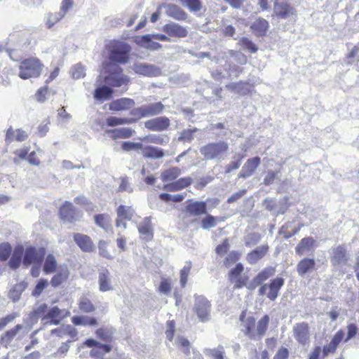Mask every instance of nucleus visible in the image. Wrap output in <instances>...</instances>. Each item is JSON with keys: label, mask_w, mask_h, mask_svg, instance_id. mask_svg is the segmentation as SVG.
<instances>
[{"label": "nucleus", "mask_w": 359, "mask_h": 359, "mask_svg": "<svg viewBox=\"0 0 359 359\" xmlns=\"http://www.w3.org/2000/svg\"><path fill=\"white\" fill-rule=\"evenodd\" d=\"M229 150V144L225 141L209 142L199 149V151L205 160L217 162L224 161Z\"/></svg>", "instance_id": "obj_1"}, {"label": "nucleus", "mask_w": 359, "mask_h": 359, "mask_svg": "<svg viewBox=\"0 0 359 359\" xmlns=\"http://www.w3.org/2000/svg\"><path fill=\"white\" fill-rule=\"evenodd\" d=\"M130 46L123 41H115L109 48V60L113 64L123 65L128 62Z\"/></svg>", "instance_id": "obj_2"}, {"label": "nucleus", "mask_w": 359, "mask_h": 359, "mask_svg": "<svg viewBox=\"0 0 359 359\" xmlns=\"http://www.w3.org/2000/svg\"><path fill=\"white\" fill-rule=\"evenodd\" d=\"M351 254L344 244L334 245L330 250V261L336 269L350 266Z\"/></svg>", "instance_id": "obj_3"}, {"label": "nucleus", "mask_w": 359, "mask_h": 359, "mask_svg": "<svg viewBox=\"0 0 359 359\" xmlns=\"http://www.w3.org/2000/svg\"><path fill=\"white\" fill-rule=\"evenodd\" d=\"M43 67L41 61L35 57L23 60L19 66L18 76L22 79L36 78L41 75Z\"/></svg>", "instance_id": "obj_4"}, {"label": "nucleus", "mask_w": 359, "mask_h": 359, "mask_svg": "<svg viewBox=\"0 0 359 359\" xmlns=\"http://www.w3.org/2000/svg\"><path fill=\"white\" fill-rule=\"evenodd\" d=\"M106 71L109 73L104 77V81L107 86L121 87L128 84L129 77L122 73L123 70L121 67L109 64L106 67Z\"/></svg>", "instance_id": "obj_5"}, {"label": "nucleus", "mask_w": 359, "mask_h": 359, "mask_svg": "<svg viewBox=\"0 0 359 359\" xmlns=\"http://www.w3.org/2000/svg\"><path fill=\"white\" fill-rule=\"evenodd\" d=\"M194 311L201 322L205 323L210 320L211 304L204 296L194 295Z\"/></svg>", "instance_id": "obj_6"}, {"label": "nucleus", "mask_w": 359, "mask_h": 359, "mask_svg": "<svg viewBox=\"0 0 359 359\" xmlns=\"http://www.w3.org/2000/svg\"><path fill=\"white\" fill-rule=\"evenodd\" d=\"M45 255L46 249L44 248L27 247L24 254L23 264L26 266L32 264H41Z\"/></svg>", "instance_id": "obj_7"}, {"label": "nucleus", "mask_w": 359, "mask_h": 359, "mask_svg": "<svg viewBox=\"0 0 359 359\" xmlns=\"http://www.w3.org/2000/svg\"><path fill=\"white\" fill-rule=\"evenodd\" d=\"M135 73L147 77H156L162 74L159 67L146 62H135L132 66Z\"/></svg>", "instance_id": "obj_8"}, {"label": "nucleus", "mask_w": 359, "mask_h": 359, "mask_svg": "<svg viewBox=\"0 0 359 359\" xmlns=\"http://www.w3.org/2000/svg\"><path fill=\"white\" fill-rule=\"evenodd\" d=\"M46 312L47 304L43 303L34 309L33 311L29 313L27 318L25 320V323L26 326L29 328V330L32 328V326L38 322L39 318L41 319L43 325L46 326V319H43V318H46Z\"/></svg>", "instance_id": "obj_9"}, {"label": "nucleus", "mask_w": 359, "mask_h": 359, "mask_svg": "<svg viewBox=\"0 0 359 359\" xmlns=\"http://www.w3.org/2000/svg\"><path fill=\"white\" fill-rule=\"evenodd\" d=\"M60 215L61 219L67 222L79 220L82 216L81 212L69 201H65L60 208Z\"/></svg>", "instance_id": "obj_10"}, {"label": "nucleus", "mask_w": 359, "mask_h": 359, "mask_svg": "<svg viewBox=\"0 0 359 359\" xmlns=\"http://www.w3.org/2000/svg\"><path fill=\"white\" fill-rule=\"evenodd\" d=\"M170 126V121L166 116H158L144 123V127L147 129L156 132L166 130Z\"/></svg>", "instance_id": "obj_11"}, {"label": "nucleus", "mask_w": 359, "mask_h": 359, "mask_svg": "<svg viewBox=\"0 0 359 359\" xmlns=\"http://www.w3.org/2000/svg\"><path fill=\"white\" fill-rule=\"evenodd\" d=\"M76 244L85 252H93L95 250V245L91 238L88 235L76 233L73 236Z\"/></svg>", "instance_id": "obj_12"}, {"label": "nucleus", "mask_w": 359, "mask_h": 359, "mask_svg": "<svg viewBox=\"0 0 359 359\" xmlns=\"http://www.w3.org/2000/svg\"><path fill=\"white\" fill-rule=\"evenodd\" d=\"M294 337L301 344L305 345L309 341V327L307 323H297L293 327Z\"/></svg>", "instance_id": "obj_13"}, {"label": "nucleus", "mask_w": 359, "mask_h": 359, "mask_svg": "<svg viewBox=\"0 0 359 359\" xmlns=\"http://www.w3.org/2000/svg\"><path fill=\"white\" fill-rule=\"evenodd\" d=\"M260 163L261 158L259 156L249 158L242 167L238 174V177L246 179L250 177L259 165Z\"/></svg>", "instance_id": "obj_14"}, {"label": "nucleus", "mask_w": 359, "mask_h": 359, "mask_svg": "<svg viewBox=\"0 0 359 359\" xmlns=\"http://www.w3.org/2000/svg\"><path fill=\"white\" fill-rule=\"evenodd\" d=\"M184 209L189 217H199L207 213V202H191L185 206Z\"/></svg>", "instance_id": "obj_15"}, {"label": "nucleus", "mask_w": 359, "mask_h": 359, "mask_svg": "<svg viewBox=\"0 0 359 359\" xmlns=\"http://www.w3.org/2000/svg\"><path fill=\"white\" fill-rule=\"evenodd\" d=\"M165 14L178 21H184L187 18V14L178 6L172 4H166L162 6Z\"/></svg>", "instance_id": "obj_16"}, {"label": "nucleus", "mask_w": 359, "mask_h": 359, "mask_svg": "<svg viewBox=\"0 0 359 359\" xmlns=\"http://www.w3.org/2000/svg\"><path fill=\"white\" fill-rule=\"evenodd\" d=\"M269 249V247L267 244H264L257 247L255 250L247 254V262L250 264H257L267 254Z\"/></svg>", "instance_id": "obj_17"}, {"label": "nucleus", "mask_w": 359, "mask_h": 359, "mask_svg": "<svg viewBox=\"0 0 359 359\" xmlns=\"http://www.w3.org/2000/svg\"><path fill=\"white\" fill-rule=\"evenodd\" d=\"M29 137L27 131L22 129H13L11 126L7 130L5 142L6 144H11L14 141L24 142Z\"/></svg>", "instance_id": "obj_18"}, {"label": "nucleus", "mask_w": 359, "mask_h": 359, "mask_svg": "<svg viewBox=\"0 0 359 359\" xmlns=\"http://www.w3.org/2000/svg\"><path fill=\"white\" fill-rule=\"evenodd\" d=\"M111 274L106 268H102L98 273L99 290L101 292H107L113 290L111 281Z\"/></svg>", "instance_id": "obj_19"}, {"label": "nucleus", "mask_w": 359, "mask_h": 359, "mask_svg": "<svg viewBox=\"0 0 359 359\" xmlns=\"http://www.w3.org/2000/svg\"><path fill=\"white\" fill-rule=\"evenodd\" d=\"M276 15L281 19H287L295 14V9L285 2H276L273 7Z\"/></svg>", "instance_id": "obj_20"}, {"label": "nucleus", "mask_w": 359, "mask_h": 359, "mask_svg": "<svg viewBox=\"0 0 359 359\" xmlns=\"http://www.w3.org/2000/svg\"><path fill=\"white\" fill-rule=\"evenodd\" d=\"M163 30L170 36L183 38L188 34V32L185 27L175 22L165 25L163 27Z\"/></svg>", "instance_id": "obj_21"}, {"label": "nucleus", "mask_w": 359, "mask_h": 359, "mask_svg": "<svg viewBox=\"0 0 359 359\" xmlns=\"http://www.w3.org/2000/svg\"><path fill=\"white\" fill-rule=\"evenodd\" d=\"M20 331H23V333L25 334L29 331V328L21 324L16 325L13 328L4 333L1 338V343L6 345L9 344Z\"/></svg>", "instance_id": "obj_22"}, {"label": "nucleus", "mask_w": 359, "mask_h": 359, "mask_svg": "<svg viewBox=\"0 0 359 359\" xmlns=\"http://www.w3.org/2000/svg\"><path fill=\"white\" fill-rule=\"evenodd\" d=\"M285 280L283 278L277 277L271 280L269 285V292L266 294L267 297L271 301H275L279 295V291L283 286Z\"/></svg>", "instance_id": "obj_23"}, {"label": "nucleus", "mask_w": 359, "mask_h": 359, "mask_svg": "<svg viewBox=\"0 0 359 359\" xmlns=\"http://www.w3.org/2000/svg\"><path fill=\"white\" fill-rule=\"evenodd\" d=\"M135 104L133 99L122 97L113 100L109 104V109L111 111H124L133 107Z\"/></svg>", "instance_id": "obj_24"}, {"label": "nucleus", "mask_w": 359, "mask_h": 359, "mask_svg": "<svg viewBox=\"0 0 359 359\" xmlns=\"http://www.w3.org/2000/svg\"><path fill=\"white\" fill-rule=\"evenodd\" d=\"M344 337V332L342 330H339L332 337L330 344L325 346L323 348V358L327 357L330 353H334L338 345Z\"/></svg>", "instance_id": "obj_25"}, {"label": "nucleus", "mask_w": 359, "mask_h": 359, "mask_svg": "<svg viewBox=\"0 0 359 359\" xmlns=\"http://www.w3.org/2000/svg\"><path fill=\"white\" fill-rule=\"evenodd\" d=\"M106 133L113 140L125 139L130 137L135 133V130L131 128H120L107 130Z\"/></svg>", "instance_id": "obj_26"}, {"label": "nucleus", "mask_w": 359, "mask_h": 359, "mask_svg": "<svg viewBox=\"0 0 359 359\" xmlns=\"http://www.w3.org/2000/svg\"><path fill=\"white\" fill-rule=\"evenodd\" d=\"M137 43L146 49L150 50H158L162 48V45L158 42L154 41L151 34H145L141 36L137 41Z\"/></svg>", "instance_id": "obj_27"}, {"label": "nucleus", "mask_w": 359, "mask_h": 359, "mask_svg": "<svg viewBox=\"0 0 359 359\" xmlns=\"http://www.w3.org/2000/svg\"><path fill=\"white\" fill-rule=\"evenodd\" d=\"M62 311L57 306H53L49 308L47 306V312L46 313V323L45 325H59L60 320L57 318L61 314Z\"/></svg>", "instance_id": "obj_28"}, {"label": "nucleus", "mask_w": 359, "mask_h": 359, "mask_svg": "<svg viewBox=\"0 0 359 359\" xmlns=\"http://www.w3.org/2000/svg\"><path fill=\"white\" fill-rule=\"evenodd\" d=\"M315 240L312 237L302 238L295 248L296 253L303 255L312 251Z\"/></svg>", "instance_id": "obj_29"}, {"label": "nucleus", "mask_w": 359, "mask_h": 359, "mask_svg": "<svg viewBox=\"0 0 359 359\" xmlns=\"http://www.w3.org/2000/svg\"><path fill=\"white\" fill-rule=\"evenodd\" d=\"M143 107L146 117L158 116L163 113L165 107L161 102L144 104Z\"/></svg>", "instance_id": "obj_30"}, {"label": "nucleus", "mask_w": 359, "mask_h": 359, "mask_svg": "<svg viewBox=\"0 0 359 359\" xmlns=\"http://www.w3.org/2000/svg\"><path fill=\"white\" fill-rule=\"evenodd\" d=\"M142 156L147 158L159 159L164 156V151L161 148L154 146H143Z\"/></svg>", "instance_id": "obj_31"}, {"label": "nucleus", "mask_w": 359, "mask_h": 359, "mask_svg": "<svg viewBox=\"0 0 359 359\" xmlns=\"http://www.w3.org/2000/svg\"><path fill=\"white\" fill-rule=\"evenodd\" d=\"M251 29L257 36H264L269 29V22L264 18H258L250 26Z\"/></svg>", "instance_id": "obj_32"}, {"label": "nucleus", "mask_w": 359, "mask_h": 359, "mask_svg": "<svg viewBox=\"0 0 359 359\" xmlns=\"http://www.w3.org/2000/svg\"><path fill=\"white\" fill-rule=\"evenodd\" d=\"M315 266L316 262L313 259L304 258L297 264V271L300 276L303 277L306 273L313 269Z\"/></svg>", "instance_id": "obj_33"}, {"label": "nucleus", "mask_w": 359, "mask_h": 359, "mask_svg": "<svg viewBox=\"0 0 359 359\" xmlns=\"http://www.w3.org/2000/svg\"><path fill=\"white\" fill-rule=\"evenodd\" d=\"M72 322L76 326H95L97 324L95 318L88 316H74L72 318Z\"/></svg>", "instance_id": "obj_34"}, {"label": "nucleus", "mask_w": 359, "mask_h": 359, "mask_svg": "<svg viewBox=\"0 0 359 359\" xmlns=\"http://www.w3.org/2000/svg\"><path fill=\"white\" fill-rule=\"evenodd\" d=\"M27 287V283L25 281L15 284L9 291V298L11 299L13 302H18L20 299L22 293L25 290Z\"/></svg>", "instance_id": "obj_35"}, {"label": "nucleus", "mask_w": 359, "mask_h": 359, "mask_svg": "<svg viewBox=\"0 0 359 359\" xmlns=\"http://www.w3.org/2000/svg\"><path fill=\"white\" fill-rule=\"evenodd\" d=\"M226 88L240 95H245L250 93V89L248 87L247 83L241 81L237 83H231L226 86Z\"/></svg>", "instance_id": "obj_36"}, {"label": "nucleus", "mask_w": 359, "mask_h": 359, "mask_svg": "<svg viewBox=\"0 0 359 359\" xmlns=\"http://www.w3.org/2000/svg\"><path fill=\"white\" fill-rule=\"evenodd\" d=\"M23 252L24 250L22 246H19L15 248L11 258L8 262V265L11 269L15 270L20 266L22 262Z\"/></svg>", "instance_id": "obj_37"}, {"label": "nucleus", "mask_w": 359, "mask_h": 359, "mask_svg": "<svg viewBox=\"0 0 359 359\" xmlns=\"http://www.w3.org/2000/svg\"><path fill=\"white\" fill-rule=\"evenodd\" d=\"M113 93V90L109 86H102L94 91V97L97 100L102 101L109 100Z\"/></svg>", "instance_id": "obj_38"}, {"label": "nucleus", "mask_w": 359, "mask_h": 359, "mask_svg": "<svg viewBox=\"0 0 359 359\" xmlns=\"http://www.w3.org/2000/svg\"><path fill=\"white\" fill-rule=\"evenodd\" d=\"M94 221L97 226L108 232L111 228V217L107 214H97L94 216Z\"/></svg>", "instance_id": "obj_39"}, {"label": "nucleus", "mask_w": 359, "mask_h": 359, "mask_svg": "<svg viewBox=\"0 0 359 359\" xmlns=\"http://www.w3.org/2000/svg\"><path fill=\"white\" fill-rule=\"evenodd\" d=\"M139 233L145 236L149 239L153 238V231L151 228V221L150 217H147L138 226Z\"/></svg>", "instance_id": "obj_40"}, {"label": "nucleus", "mask_w": 359, "mask_h": 359, "mask_svg": "<svg viewBox=\"0 0 359 359\" xmlns=\"http://www.w3.org/2000/svg\"><path fill=\"white\" fill-rule=\"evenodd\" d=\"M198 129L197 128L184 129L179 133L177 137L178 142L191 143L194 140V133L197 132Z\"/></svg>", "instance_id": "obj_41"}, {"label": "nucleus", "mask_w": 359, "mask_h": 359, "mask_svg": "<svg viewBox=\"0 0 359 359\" xmlns=\"http://www.w3.org/2000/svg\"><path fill=\"white\" fill-rule=\"evenodd\" d=\"M136 122V119L133 118H119L116 116H110L107 118V125L109 127H114L118 125L131 124Z\"/></svg>", "instance_id": "obj_42"}, {"label": "nucleus", "mask_w": 359, "mask_h": 359, "mask_svg": "<svg viewBox=\"0 0 359 359\" xmlns=\"http://www.w3.org/2000/svg\"><path fill=\"white\" fill-rule=\"evenodd\" d=\"M57 266V263L55 257L49 254L45 259L43 271L46 274L53 273L56 271Z\"/></svg>", "instance_id": "obj_43"}, {"label": "nucleus", "mask_w": 359, "mask_h": 359, "mask_svg": "<svg viewBox=\"0 0 359 359\" xmlns=\"http://www.w3.org/2000/svg\"><path fill=\"white\" fill-rule=\"evenodd\" d=\"M142 140L149 143L165 145L169 142V137H164L161 135L152 134L144 137Z\"/></svg>", "instance_id": "obj_44"}, {"label": "nucleus", "mask_w": 359, "mask_h": 359, "mask_svg": "<svg viewBox=\"0 0 359 359\" xmlns=\"http://www.w3.org/2000/svg\"><path fill=\"white\" fill-rule=\"evenodd\" d=\"M255 325V319L254 317H248L246 320L245 323L244 324L245 330L243 332L245 335H247L251 339H256L257 334L253 331V328Z\"/></svg>", "instance_id": "obj_45"}, {"label": "nucleus", "mask_w": 359, "mask_h": 359, "mask_svg": "<svg viewBox=\"0 0 359 359\" xmlns=\"http://www.w3.org/2000/svg\"><path fill=\"white\" fill-rule=\"evenodd\" d=\"M114 330L110 327H100L95 331L97 338L100 339L109 341L114 333Z\"/></svg>", "instance_id": "obj_46"}, {"label": "nucleus", "mask_w": 359, "mask_h": 359, "mask_svg": "<svg viewBox=\"0 0 359 359\" xmlns=\"http://www.w3.org/2000/svg\"><path fill=\"white\" fill-rule=\"evenodd\" d=\"M117 216L126 220H130L134 215L135 210L131 206L121 205L116 210Z\"/></svg>", "instance_id": "obj_47"}, {"label": "nucleus", "mask_w": 359, "mask_h": 359, "mask_svg": "<svg viewBox=\"0 0 359 359\" xmlns=\"http://www.w3.org/2000/svg\"><path fill=\"white\" fill-rule=\"evenodd\" d=\"M181 174V170L177 167L169 168L161 174V179L163 182L172 181Z\"/></svg>", "instance_id": "obj_48"}, {"label": "nucleus", "mask_w": 359, "mask_h": 359, "mask_svg": "<svg viewBox=\"0 0 359 359\" xmlns=\"http://www.w3.org/2000/svg\"><path fill=\"white\" fill-rule=\"evenodd\" d=\"M262 239V235L257 232H252L244 237V243L246 247H253L257 245Z\"/></svg>", "instance_id": "obj_49"}, {"label": "nucleus", "mask_w": 359, "mask_h": 359, "mask_svg": "<svg viewBox=\"0 0 359 359\" xmlns=\"http://www.w3.org/2000/svg\"><path fill=\"white\" fill-rule=\"evenodd\" d=\"M269 320V316L268 315H265L258 321L257 325V332H255L257 336L258 335L261 337L265 334L268 328Z\"/></svg>", "instance_id": "obj_50"}, {"label": "nucleus", "mask_w": 359, "mask_h": 359, "mask_svg": "<svg viewBox=\"0 0 359 359\" xmlns=\"http://www.w3.org/2000/svg\"><path fill=\"white\" fill-rule=\"evenodd\" d=\"M63 18L64 17L59 12L50 13L46 17V25L48 29H50Z\"/></svg>", "instance_id": "obj_51"}, {"label": "nucleus", "mask_w": 359, "mask_h": 359, "mask_svg": "<svg viewBox=\"0 0 359 359\" xmlns=\"http://www.w3.org/2000/svg\"><path fill=\"white\" fill-rule=\"evenodd\" d=\"M207 355L211 357L213 359H224V350L222 346H218L217 348H208L205 351Z\"/></svg>", "instance_id": "obj_52"}, {"label": "nucleus", "mask_w": 359, "mask_h": 359, "mask_svg": "<svg viewBox=\"0 0 359 359\" xmlns=\"http://www.w3.org/2000/svg\"><path fill=\"white\" fill-rule=\"evenodd\" d=\"M67 270H62L60 273H57L53 276L50 280L51 285L54 287H58L64 280L67 278Z\"/></svg>", "instance_id": "obj_53"}, {"label": "nucleus", "mask_w": 359, "mask_h": 359, "mask_svg": "<svg viewBox=\"0 0 359 359\" xmlns=\"http://www.w3.org/2000/svg\"><path fill=\"white\" fill-rule=\"evenodd\" d=\"M185 196H186V194H179L172 195V194H167V193H163V194H160L159 198L162 201H165V202L172 201L175 203H179V202H181L182 201H183L184 199Z\"/></svg>", "instance_id": "obj_54"}, {"label": "nucleus", "mask_w": 359, "mask_h": 359, "mask_svg": "<svg viewBox=\"0 0 359 359\" xmlns=\"http://www.w3.org/2000/svg\"><path fill=\"white\" fill-rule=\"evenodd\" d=\"M79 307L81 311L85 313H90L95 309L93 303L86 297H82L81 299Z\"/></svg>", "instance_id": "obj_55"}, {"label": "nucleus", "mask_w": 359, "mask_h": 359, "mask_svg": "<svg viewBox=\"0 0 359 359\" xmlns=\"http://www.w3.org/2000/svg\"><path fill=\"white\" fill-rule=\"evenodd\" d=\"M191 268V262H187L184 266L180 271V284L182 287H184L187 284L188 276L190 272Z\"/></svg>", "instance_id": "obj_56"}, {"label": "nucleus", "mask_w": 359, "mask_h": 359, "mask_svg": "<svg viewBox=\"0 0 359 359\" xmlns=\"http://www.w3.org/2000/svg\"><path fill=\"white\" fill-rule=\"evenodd\" d=\"M184 6H186L191 12H198L202 8L201 0H181Z\"/></svg>", "instance_id": "obj_57"}, {"label": "nucleus", "mask_w": 359, "mask_h": 359, "mask_svg": "<svg viewBox=\"0 0 359 359\" xmlns=\"http://www.w3.org/2000/svg\"><path fill=\"white\" fill-rule=\"evenodd\" d=\"M217 218L211 215H208L201 220V227L208 230L217 226Z\"/></svg>", "instance_id": "obj_58"}, {"label": "nucleus", "mask_w": 359, "mask_h": 359, "mask_svg": "<svg viewBox=\"0 0 359 359\" xmlns=\"http://www.w3.org/2000/svg\"><path fill=\"white\" fill-rule=\"evenodd\" d=\"M12 248L8 243L0 244V260L6 261L11 255Z\"/></svg>", "instance_id": "obj_59"}, {"label": "nucleus", "mask_w": 359, "mask_h": 359, "mask_svg": "<svg viewBox=\"0 0 359 359\" xmlns=\"http://www.w3.org/2000/svg\"><path fill=\"white\" fill-rule=\"evenodd\" d=\"M48 286V280L44 278H41L34 289L32 292V295L34 297H39L42 293L43 290Z\"/></svg>", "instance_id": "obj_60"}, {"label": "nucleus", "mask_w": 359, "mask_h": 359, "mask_svg": "<svg viewBox=\"0 0 359 359\" xmlns=\"http://www.w3.org/2000/svg\"><path fill=\"white\" fill-rule=\"evenodd\" d=\"M72 76L75 79H79L85 76V68L81 64H76L72 67L70 71Z\"/></svg>", "instance_id": "obj_61"}, {"label": "nucleus", "mask_w": 359, "mask_h": 359, "mask_svg": "<svg viewBox=\"0 0 359 359\" xmlns=\"http://www.w3.org/2000/svg\"><path fill=\"white\" fill-rule=\"evenodd\" d=\"M275 273V269L272 267H267L264 269L262 271H260L257 276L263 283L265 280H266L270 277L273 276Z\"/></svg>", "instance_id": "obj_62"}, {"label": "nucleus", "mask_w": 359, "mask_h": 359, "mask_svg": "<svg viewBox=\"0 0 359 359\" xmlns=\"http://www.w3.org/2000/svg\"><path fill=\"white\" fill-rule=\"evenodd\" d=\"M275 273V269L272 267H267L264 269L262 271H260L257 276L263 283L265 280H266L270 277L273 276Z\"/></svg>", "instance_id": "obj_63"}, {"label": "nucleus", "mask_w": 359, "mask_h": 359, "mask_svg": "<svg viewBox=\"0 0 359 359\" xmlns=\"http://www.w3.org/2000/svg\"><path fill=\"white\" fill-rule=\"evenodd\" d=\"M121 149L125 151L142 149L143 144L140 142H123L121 144Z\"/></svg>", "instance_id": "obj_64"}]
</instances>
